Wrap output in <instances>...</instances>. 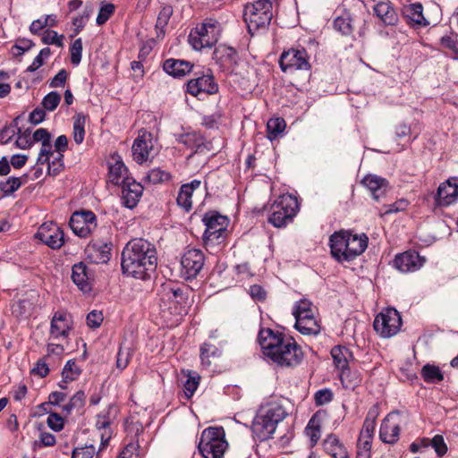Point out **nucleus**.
<instances>
[{
	"label": "nucleus",
	"mask_w": 458,
	"mask_h": 458,
	"mask_svg": "<svg viewBox=\"0 0 458 458\" xmlns=\"http://www.w3.org/2000/svg\"><path fill=\"white\" fill-rule=\"evenodd\" d=\"M71 53V62L73 65H78L81 61L82 55V40L81 38H77L73 41L72 46L70 47Z\"/></svg>",
	"instance_id": "57"
},
{
	"label": "nucleus",
	"mask_w": 458,
	"mask_h": 458,
	"mask_svg": "<svg viewBox=\"0 0 458 458\" xmlns=\"http://www.w3.org/2000/svg\"><path fill=\"white\" fill-rule=\"evenodd\" d=\"M69 225L81 238H86L97 228V216L91 210H80L72 213Z\"/></svg>",
	"instance_id": "10"
},
{
	"label": "nucleus",
	"mask_w": 458,
	"mask_h": 458,
	"mask_svg": "<svg viewBox=\"0 0 458 458\" xmlns=\"http://www.w3.org/2000/svg\"><path fill=\"white\" fill-rule=\"evenodd\" d=\"M112 248L111 242L91 240L86 248L87 257L95 264H106L111 259Z\"/></svg>",
	"instance_id": "14"
},
{
	"label": "nucleus",
	"mask_w": 458,
	"mask_h": 458,
	"mask_svg": "<svg viewBox=\"0 0 458 458\" xmlns=\"http://www.w3.org/2000/svg\"><path fill=\"white\" fill-rule=\"evenodd\" d=\"M36 236L53 250L60 249L64 243V233L56 225H42Z\"/></svg>",
	"instance_id": "17"
},
{
	"label": "nucleus",
	"mask_w": 458,
	"mask_h": 458,
	"mask_svg": "<svg viewBox=\"0 0 458 458\" xmlns=\"http://www.w3.org/2000/svg\"><path fill=\"white\" fill-rule=\"evenodd\" d=\"M220 35L219 24L216 21H205L191 30L188 41L195 50L211 48L218 40Z\"/></svg>",
	"instance_id": "7"
},
{
	"label": "nucleus",
	"mask_w": 458,
	"mask_h": 458,
	"mask_svg": "<svg viewBox=\"0 0 458 458\" xmlns=\"http://www.w3.org/2000/svg\"><path fill=\"white\" fill-rule=\"evenodd\" d=\"M115 409V406L110 404L108 406V410L106 411H103L98 414L96 420V427L98 429H104L110 426L112 423V419L110 418V413L113 410Z\"/></svg>",
	"instance_id": "59"
},
{
	"label": "nucleus",
	"mask_w": 458,
	"mask_h": 458,
	"mask_svg": "<svg viewBox=\"0 0 458 458\" xmlns=\"http://www.w3.org/2000/svg\"><path fill=\"white\" fill-rule=\"evenodd\" d=\"M21 185V179L11 176L4 181H0V191L3 193V196L8 197L13 195L16 191H18Z\"/></svg>",
	"instance_id": "47"
},
{
	"label": "nucleus",
	"mask_w": 458,
	"mask_h": 458,
	"mask_svg": "<svg viewBox=\"0 0 458 458\" xmlns=\"http://www.w3.org/2000/svg\"><path fill=\"white\" fill-rule=\"evenodd\" d=\"M402 323L400 313L394 308H387L376 316L373 327L381 336L391 337L399 332Z\"/></svg>",
	"instance_id": "8"
},
{
	"label": "nucleus",
	"mask_w": 458,
	"mask_h": 458,
	"mask_svg": "<svg viewBox=\"0 0 458 458\" xmlns=\"http://www.w3.org/2000/svg\"><path fill=\"white\" fill-rule=\"evenodd\" d=\"M309 55L304 47L284 50L279 58V66L284 72L297 70L310 71L311 65Z\"/></svg>",
	"instance_id": "9"
},
{
	"label": "nucleus",
	"mask_w": 458,
	"mask_h": 458,
	"mask_svg": "<svg viewBox=\"0 0 458 458\" xmlns=\"http://www.w3.org/2000/svg\"><path fill=\"white\" fill-rule=\"evenodd\" d=\"M225 440V432L223 427H208L205 428L200 436L198 449Z\"/></svg>",
	"instance_id": "27"
},
{
	"label": "nucleus",
	"mask_w": 458,
	"mask_h": 458,
	"mask_svg": "<svg viewBox=\"0 0 458 458\" xmlns=\"http://www.w3.org/2000/svg\"><path fill=\"white\" fill-rule=\"evenodd\" d=\"M157 267V253L154 244L142 238L128 242L121 254L123 275L140 280L150 279Z\"/></svg>",
	"instance_id": "1"
},
{
	"label": "nucleus",
	"mask_w": 458,
	"mask_h": 458,
	"mask_svg": "<svg viewBox=\"0 0 458 458\" xmlns=\"http://www.w3.org/2000/svg\"><path fill=\"white\" fill-rule=\"evenodd\" d=\"M192 68L191 63L180 59H166L163 64V70L174 78L184 77Z\"/></svg>",
	"instance_id": "25"
},
{
	"label": "nucleus",
	"mask_w": 458,
	"mask_h": 458,
	"mask_svg": "<svg viewBox=\"0 0 458 458\" xmlns=\"http://www.w3.org/2000/svg\"><path fill=\"white\" fill-rule=\"evenodd\" d=\"M346 231L335 232L329 238V246L332 257L338 262H346L344 255H349V242L345 237Z\"/></svg>",
	"instance_id": "20"
},
{
	"label": "nucleus",
	"mask_w": 458,
	"mask_h": 458,
	"mask_svg": "<svg viewBox=\"0 0 458 458\" xmlns=\"http://www.w3.org/2000/svg\"><path fill=\"white\" fill-rule=\"evenodd\" d=\"M258 341L263 353L281 367H295L303 359L301 347L292 336L271 328H260Z\"/></svg>",
	"instance_id": "2"
},
{
	"label": "nucleus",
	"mask_w": 458,
	"mask_h": 458,
	"mask_svg": "<svg viewBox=\"0 0 458 458\" xmlns=\"http://www.w3.org/2000/svg\"><path fill=\"white\" fill-rule=\"evenodd\" d=\"M71 277L83 293H89L92 290L93 274L84 262L81 261L72 266Z\"/></svg>",
	"instance_id": "19"
},
{
	"label": "nucleus",
	"mask_w": 458,
	"mask_h": 458,
	"mask_svg": "<svg viewBox=\"0 0 458 458\" xmlns=\"http://www.w3.org/2000/svg\"><path fill=\"white\" fill-rule=\"evenodd\" d=\"M437 206L446 207L458 199V177H454L440 183L435 194Z\"/></svg>",
	"instance_id": "15"
},
{
	"label": "nucleus",
	"mask_w": 458,
	"mask_h": 458,
	"mask_svg": "<svg viewBox=\"0 0 458 458\" xmlns=\"http://www.w3.org/2000/svg\"><path fill=\"white\" fill-rule=\"evenodd\" d=\"M361 184L371 192L372 198L377 201L386 194L389 188L388 181L376 174H367L364 176L361 180Z\"/></svg>",
	"instance_id": "21"
},
{
	"label": "nucleus",
	"mask_w": 458,
	"mask_h": 458,
	"mask_svg": "<svg viewBox=\"0 0 458 458\" xmlns=\"http://www.w3.org/2000/svg\"><path fill=\"white\" fill-rule=\"evenodd\" d=\"M324 450L333 456L334 453H339L340 449H344V445L340 442L338 437L333 433L327 436L323 442Z\"/></svg>",
	"instance_id": "49"
},
{
	"label": "nucleus",
	"mask_w": 458,
	"mask_h": 458,
	"mask_svg": "<svg viewBox=\"0 0 458 458\" xmlns=\"http://www.w3.org/2000/svg\"><path fill=\"white\" fill-rule=\"evenodd\" d=\"M331 355L335 367L341 370V379L347 376L350 372L347 355H351L348 348L336 345L332 348Z\"/></svg>",
	"instance_id": "29"
},
{
	"label": "nucleus",
	"mask_w": 458,
	"mask_h": 458,
	"mask_svg": "<svg viewBox=\"0 0 458 458\" xmlns=\"http://www.w3.org/2000/svg\"><path fill=\"white\" fill-rule=\"evenodd\" d=\"M19 120L20 116H17L13 119V121L5 125L0 131V142L2 144H7L13 139V137L16 133L21 132V128L19 127Z\"/></svg>",
	"instance_id": "46"
},
{
	"label": "nucleus",
	"mask_w": 458,
	"mask_h": 458,
	"mask_svg": "<svg viewBox=\"0 0 458 458\" xmlns=\"http://www.w3.org/2000/svg\"><path fill=\"white\" fill-rule=\"evenodd\" d=\"M140 445L138 441H131L120 453L118 458H137L139 456Z\"/></svg>",
	"instance_id": "63"
},
{
	"label": "nucleus",
	"mask_w": 458,
	"mask_h": 458,
	"mask_svg": "<svg viewBox=\"0 0 458 458\" xmlns=\"http://www.w3.org/2000/svg\"><path fill=\"white\" fill-rule=\"evenodd\" d=\"M374 13L385 25L393 26L398 22V15L394 8L386 2H379L374 6Z\"/></svg>",
	"instance_id": "28"
},
{
	"label": "nucleus",
	"mask_w": 458,
	"mask_h": 458,
	"mask_svg": "<svg viewBox=\"0 0 458 458\" xmlns=\"http://www.w3.org/2000/svg\"><path fill=\"white\" fill-rule=\"evenodd\" d=\"M61 101V95L56 91H51L44 97L41 105L45 110L54 111Z\"/></svg>",
	"instance_id": "54"
},
{
	"label": "nucleus",
	"mask_w": 458,
	"mask_h": 458,
	"mask_svg": "<svg viewBox=\"0 0 458 458\" xmlns=\"http://www.w3.org/2000/svg\"><path fill=\"white\" fill-rule=\"evenodd\" d=\"M51 55L49 47H44L40 50L39 54L34 58L32 64L27 68L28 72H35L44 64V59L47 58Z\"/></svg>",
	"instance_id": "62"
},
{
	"label": "nucleus",
	"mask_w": 458,
	"mask_h": 458,
	"mask_svg": "<svg viewBox=\"0 0 458 458\" xmlns=\"http://www.w3.org/2000/svg\"><path fill=\"white\" fill-rule=\"evenodd\" d=\"M314 400L317 406L325 405L333 400V392L329 388L320 389L315 393Z\"/></svg>",
	"instance_id": "61"
},
{
	"label": "nucleus",
	"mask_w": 458,
	"mask_h": 458,
	"mask_svg": "<svg viewBox=\"0 0 458 458\" xmlns=\"http://www.w3.org/2000/svg\"><path fill=\"white\" fill-rule=\"evenodd\" d=\"M64 157L63 153H57V156L51 162H48L47 174L49 175L56 176L64 170Z\"/></svg>",
	"instance_id": "56"
},
{
	"label": "nucleus",
	"mask_w": 458,
	"mask_h": 458,
	"mask_svg": "<svg viewBox=\"0 0 458 458\" xmlns=\"http://www.w3.org/2000/svg\"><path fill=\"white\" fill-rule=\"evenodd\" d=\"M227 236V230L211 232L205 231L203 233V242L206 247L215 248L223 245Z\"/></svg>",
	"instance_id": "38"
},
{
	"label": "nucleus",
	"mask_w": 458,
	"mask_h": 458,
	"mask_svg": "<svg viewBox=\"0 0 458 458\" xmlns=\"http://www.w3.org/2000/svg\"><path fill=\"white\" fill-rule=\"evenodd\" d=\"M195 75L196 77L190 80L186 84L187 93L198 97L201 93L213 95L218 91V85L209 69L206 72L195 73Z\"/></svg>",
	"instance_id": "11"
},
{
	"label": "nucleus",
	"mask_w": 458,
	"mask_h": 458,
	"mask_svg": "<svg viewBox=\"0 0 458 458\" xmlns=\"http://www.w3.org/2000/svg\"><path fill=\"white\" fill-rule=\"evenodd\" d=\"M191 289L187 285H178L173 282L163 284L159 290L160 310L165 319L178 323L181 318L188 313L189 295Z\"/></svg>",
	"instance_id": "3"
},
{
	"label": "nucleus",
	"mask_w": 458,
	"mask_h": 458,
	"mask_svg": "<svg viewBox=\"0 0 458 458\" xmlns=\"http://www.w3.org/2000/svg\"><path fill=\"white\" fill-rule=\"evenodd\" d=\"M228 447L226 440L218 441V443H213L208 446L198 449L199 452L204 458H224L225 450Z\"/></svg>",
	"instance_id": "36"
},
{
	"label": "nucleus",
	"mask_w": 458,
	"mask_h": 458,
	"mask_svg": "<svg viewBox=\"0 0 458 458\" xmlns=\"http://www.w3.org/2000/svg\"><path fill=\"white\" fill-rule=\"evenodd\" d=\"M294 327L302 335H317L321 330L314 315H304L295 318Z\"/></svg>",
	"instance_id": "26"
},
{
	"label": "nucleus",
	"mask_w": 458,
	"mask_h": 458,
	"mask_svg": "<svg viewBox=\"0 0 458 458\" xmlns=\"http://www.w3.org/2000/svg\"><path fill=\"white\" fill-rule=\"evenodd\" d=\"M86 116L82 113H78L73 116V140L77 144H81L85 137Z\"/></svg>",
	"instance_id": "42"
},
{
	"label": "nucleus",
	"mask_w": 458,
	"mask_h": 458,
	"mask_svg": "<svg viewBox=\"0 0 458 458\" xmlns=\"http://www.w3.org/2000/svg\"><path fill=\"white\" fill-rule=\"evenodd\" d=\"M300 210L298 199L289 193L280 195L271 206L268 223L276 228L286 226L293 221Z\"/></svg>",
	"instance_id": "5"
},
{
	"label": "nucleus",
	"mask_w": 458,
	"mask_h": 458,
	"mask_svg": "<svg viewBox=\"0 0 458 458\" xmlns=\"http://www.w3.org/2000/svg\"><path fill=\"white\" fill-rule=\"evenodd\" d=\"M345 237L349 242V255H344V259L350 262L362 254L368 247L369 239L366 234H353L350 231H346Z\"/></svg>",
	"instance_id": "22"
},
{
	"label": "nucleus",
	"mask_w": 458,
	"mask_h": 458,
	"mask_svg": "<svg viewBox=\"0 0 458 458\" xmlns=\"http://www.w3.org/2000/svg\"><path fill=\"white\" fill-rule=\"evenodd\" d=\"M191 197L192 192L188 191V189H184V187L182 185L176 199V202L178 206L188 212L191 209L192 207Z\"/></svg>",
	"instance_id": "53"
},
{
	"label": "nucleus",
	"mask_w": 458,
	"mask_h": 458,
	"mask_svg": "<svg viewBox=\"0 0 458 458\" xmlns=\"http://www.w3.org/2000/svg\"><path fill=\"white\" fill-rule=\"evenodd\" d=\"M409 204L410 202L406 199H400L394 203L384 206L385 210L380 214V216H384L393 213L404 211L408 208Z\"/></svg>",
	"instance_id": "55"
},
{
	"label": "nucleus",
	"mask_w": 458,
	"mask_h": 458,
	"mask_svg": "<svg viewBox=\"0 0 458 458\" xmlns=\"http://www.w3.org/2000/svg\"><path fill=\"white\" fill-rule=\"evenodd\" d=\"M177 141L189 148H195L194 153L201 152L204 148V138L196 131L181 134Z\"/></svg>",
	"instance_id": "32"
},
{
	"label": "nucleus",
	"mask_w": 458,
	"mask_h": 458,
	"mask_svg": "<svg viewBox=\"0 0 458 458\" xmlns=\"http://www.w3.org/2000/svg\"><path fill=\"white\" fill-rule=\"evenodd\" d=\"M273 0H257L245 5L243 19L248 26L249 33L254 34L259 29H265L273 18Z\"/></svg>",
	"instance_id": "6"
},
{
	"label": "nucleus",
	"mask_w": 458,
	"mask_h": 458,
	"mask_svg": "<svg viewBox=\"0 0 458 458\" xmlns=\"http://www.w3.org/2000/svg\"><path fill=\"white\" fill-rule=\"evenodd\" d=\"M152 148L153 141L151 133L148 131L140 132L131 148L133 160L138 164L146 162Z\"/></svg>",
	"instance_id": "18"
},
{
	"label": "nucleus",
	"mask_w": 458,
	"mask_h": 458,
	"mask_svg": "<svg viewBox=\"0 0 458 458\" xmlns=\"http://www.w3.org/2000/svg\"><path fill=\"white\" fill-rule=\"evenodd\" d=\"M96 447L93 445H86L72 450V458H93Z\"/></svg>",
	"instance_id": "60"
},
{
	"label": "nucleus",
	"mask_w": 458,
	"mask_h": 458,
	"mask_svg": "<svg viewBox=\"0 0 458 458\" xmlns=\"http://www.w3.org/2000/svg\"><path fill=\"white\" fill-rule=\"evenodd\" d=\"M127 168L122 160H116L114 164L109 166L110 181L114 184H119L125 178ZM126 178H128L126 176Z\"/></svg>",
	"instance_id": "45"
},
{
	"label": "nucleus",
	"mask_w": 458,
	"mask_h": 458,
	"mask_svg": "<svg viewBox=\"0 0 458 458\" xmlns=\"http://www.w3.org/2000/svg\"><path fill=\"white\" fill-rule=\"evenodd\" d=\"M288 415L285 408L278 403H270L263 407L255 416L251 431L260 442L272 438L276 426Z\"/></svg>",
	"instance_id": "4"
},
{
	"label": "nucleus",
	"mask_w": 458,
	"mask_h": 458,
	"mask_svg": "<svg viewBox=\"0 0 458 458\" xmlns=\"http://www.w3.org/2000/svg\"><path fill=\"white\" fill-rule=\"evenodd\" d=\"M81 373V370L77 366L75 360H69L62 370V377L64 378V383H69L76 380Z\"/></svg>",
	"instance_id": "48"
},
{
	"label": "nucleus",
	"mask_w": 458,
	"mask_h": 458,
	"mask_svg": "<svg viewBox=\"0 0 458 458\" xmlns=\"http://www.w3.org/2000/svg\"><path fill=\"white\" fill-rule=\"evenodd\" d=\"M122 184V203L124 207L132 209L142 196L143 186L132 178H124Z\"/></svg>",
	"instance_id": "16"
},
{
	"label": "nucleus",
	"mask_w": 458,
	"mask_h": 458,
	"mask_svg": "<svg viewBox=\"0 0 458 458\" xmlns=\"http://www.w3.org/2000/svg\"><path fill=\"white\" fill-rule=\"evenodd\" d=\"M115 12V5L111 3L101 2V6L96 20L98 26L105 24Z\"/></svg>",
	"instance_id": "50"
},
{
	"label": "nucleus",
	"mask_w": 458,
	"mask_h": 458,
	"mask_svg": "<svg viewBox=\"0 0 458 458\" xmlns=\"http://www.w3.org/2000/svg\"><path fill=\"white\" fill-rule=\"evenodd\" d=\"M420 375L428 384H437L444 380V374L440 368L429 363L421 368Z\"/></svg>",
	"instance_id": "33"
},
{
	"label": "nucleus",
	"mask_w": 458,
	"mask_h": 458,
	"mask_svg": "<svg viewBox=\"0 0 458 458\" xmlns=\"http://www.w3.org/2000/svg\"><path fill=\"white\" fill-rule=\"evenodd\" d=\"M213 59L225 66H232L237 64V52L233 47L219 45L215 48Z\"/></svg>",
	"instance_id": "30"
},
{
	"label": "nucleus",
	"mask_w": 458,
	"mask_h": 458,
	"mask_svg": "<svg viewBox=\"0 0 458 458\" xmlns=\"http://www.w3.org/2000/svg\"><path fill=\"white\" fill-rule=\"evenodd\" d=\"M394 413H389L382 421L379 431L380 439L386 444H395L400 436L401 428L399 423L392 422Z\"/></svg>",
	"instance_id": "24"
},
{
	"label": "nucleus",
	"mask_w": 458,
	"mask_h": 458,
	"mask_svg": "<svg viewBox=\"0 0 458 458\" xmlns=\"http://www.w3.org/2000/svg\"><path fill=\"white\" fill-rule=\"evenodd\" d=\"M71 328V322L67 313L57 311L54 314L50 325V335L52 337H67Z\"/></svg>",
	"instance_id": "23"
},
{
	"label": "nucleus",
	"mask_w": 458,
	"mask_h": 458,
	"mask_svg": "<svg viewBox=\"0 0 458 458\" xmlns=\"http://www.w3.org/2000/svg\"><path fill=\"white\" fill-rule=\"evenodd\" d=\"M306 435L310 437L311 446L317 445L320 438L321 425L318 419V413H315L309 420L307 427L305 428Z\"/></svg>",
	"instance_id": "40"
},
{
	"label": "nucleus",
	"mask_w": 458,
	"mask_h": 458,
	"mask_svg": "<svg viewBox=\"0 0 458 458\" xmlns=\"http://www.w3.org/2000/svg\"><path fill=\"white\" fill-rule=\"evenodd\" d=\"M57 24L56 15L49 14L42 16L41 18L35 20L30 26V31L32 34L38 35L41 30L46 27H55Z\"/></svg>",
	"instance_id": "43"
},
{
	"label": "nucleus",
	"mask_w": 458,
	"mask_h": 458,
	"mask_svg": "<svg viewBox=\"0 0 458 458\" xmlns=\"http://www.w3.org/2000/svg\"><path fill=\"white\" fill-rule=\"evenodd\" d=\"M202 222L206 225L205 231L217 232L226 230L228 218L218 214L216 211H210L204 215Z\"/></svg>",
	"instance_id": "31"
},
{
	"label": "nucleus",
	"mask_w": 458,
	"mask_h": 458,
	"mask_svg": "<svg viewBox=\"0 0 458 458\" xmlns=\"http://www.w3.org/2000/svg\"><path fill=\"white\" fill-rule=\"evenodd\" d=\"M430 445L434 448L435 452L439 457H442L447 452V446L445 443L444 437L441 435H436L430 440Z\"/></svg>",
	"instance_id": "64"
},
{
	"label": "nucleus",
	"mask_w": 458,
	"mask_h": 458,
	"mask_svg": "<svg viewBox=\"0 0 458 458\" xmlns=\"http://www.w3.org/2000/svg\"><path fill=\"white\" fill-rule=\"evenodd\" d=\"M173 13H174V9H173V6L170 4H165L161 8V10L157 15V22H156V30L157 31V38H159L160 35H162V36L165 35V28L168 24V21H169L171 16L173 15Z\"/></svg>",
	"instance_id": "41"
},
{
	"label": "nucleus",
	"mask_w": 458,
	"mask_h": 458,
	"mask_svg": "<svg viewBox=\"0 0 458 458\" xmlns=\"http://www.w3.org/2000/svg\"><path fill=\"white\" fill-rule=\"evenodd\" d=\"M294 318L304 315H314L312 303L307 299H301L297 301L293 310Z\"/></svg>",
	"instance_id": "52"
},
{
	"label": "nucleus",
	"mask_w": 458,
	"mask_h": 458,
	"mask_svg": "<svg viewBox=\"0 0 458 458\" xmlns=\"http://www.w3.org/2000/svg\"><path fill=\"white\" fill-rule=\"evenodd\" d=\"M171 179V174L160 168L150 170L145 176V180L153 184L162 183L168 182Z\"/></svg>",
	"instance_id": "51"
},
{
	"label": "nucleus",
	"mask_w": 458,
	"mask_h": 458,
	"mask_svg": "<svg viewBox=\"0 0 458 458\" xmlns=\"http://www.w3.org/2000/svg\"><path fill=\"white\" fill-rule=\"evenodd\" d=\"M423 6L420 3H413L404 7V14L414 23L420 26H427L429 23L423 16Z\"/></svg>",
	"instance_id": "34"
},
{
	"label": "nucleus",
	"mask_w": 458,
	"mask_h": 458,
	"mask_svg": "<svg viewBox=\"0 0 458 458\" xmlns=\"http://www.w3.org/2000/svg\"><path fill=\"white\" fill-rule=\"evenodd\" d=\"M221 355L219 349L209 343H204L199 349L201 365L205 368L211 366V359L218 358Z\"/></svg>",
	"instance_id": "35"
},
{
	"label": "nucleus",
	"mask_w": 458,
	"mask_h": 458,
	"mask_svg": "<svg viewBox=\"0 0 458 458\" xmlns=\"http://www.w3.org/2000/svg\"><path fill=\"white\" fill-rule=\"evenodd\" d=\"M426 259L415 250H409L395 256L393 267L402 273L414 272L420 269Z\"/></svg>",
	"instance_id": "13"
},
{
	"label": "nucleus",
	"mask_w": 458,
	"mask_h": 458,
	"mask_svg": "<svg viewBox=\"0 0 458 458\" xmlns=\"http://www.w3.org/2000/svg\"><path fill=\"white\" fill-rule=\"evenodd\" d=\"M334 28L344 36H350L353 31V19L351 14L345 12L336 17L334 21Z\"/></svg>",
	"instance_id": "37"
},
{
	"label": "nucleus",
	"mask_w": 458,
	"mask_h": 458,
	"mask_svg": "<svg viewBox=\"0 0 458 458\" xmlns=\"http://www.w3.org/2000/svg\"><path fill=\"white\" fill-rule=\"evenodd\" d=\"M205 256L200 250L190 249L184 252L181 259L182 276L186 280H191L198 276L203 268Z\"/></svg>",
	"instance_id": "12"
},
{
	"label": "nucleus",
	"mask_w": 458,
	"mask_h": 458,
	"mask_svg": "<svg viewBox=\"0 0 458 458\" xmlns=\"http://www.w3.org/2000/svg\"><path fill=\"white\" fill-rule=\"evenodd\" d=\"M285 121L283 118H271L267 123V138L274 140L284 131Z\"/></svg>",
	"instance_id": "44"
},
{
	"label": "nucleus",
	"mask_w": 458,
	"mask_h": 458,
	"mask_svg": "<svg viewBox=\"0 0 458 458\" xmlns=\"http://www.w3.org/2000/svg\"><path fill=\"white\" fill-rule=\"evenodd\" d=\"M182 372L187 377L186 381L183 383V393L187 400L191 399L197 390L200 377L198 373L191 370H182Z\"/></svg>",
	"instance_id": "39"
},
{
	"label": "nucleus",
	"mask_w": 458,
	"mask_h": 458,
	"mask_svg": "<svg viewBox=\"0 0 458 458\" xmlns=\"http://www.w3.org/2000/svg\"><path fill=\"white\" fill-rule=\"evenodd\" d=\"M64 35H58L56 31L47 30L41 38L42 42L46 45H55L63 47Z\"/></svg>",
	"instance_id": "58"
}]
</instances>
